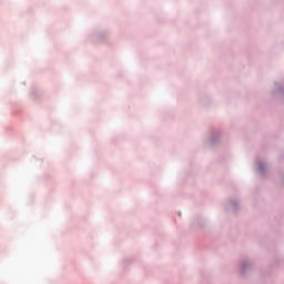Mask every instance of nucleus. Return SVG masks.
Here are the masks:
<instances>
[{"label":"nucleus","instance_id":"1","mask_svg":"<svg viewBox=\"0 0 284 284\" xmlns=\"http://www.w3.org/2000/svg\"><path fill=\"white\" fill-rule=\"evenodd\" d=\"M252 270H254V264L252 263V261H250V260L240 261V263L237 265L239 276H241L243 278V277L247 276V274H250V272H252Z\"/></svg>","mask_w":284,"mask_h":284},{"label":"nucleus","instance_id":"6","mask_svg":"<svg viewBox=\"0 0 284 284\" xmlns=\"http://www.w3.org/2000/svg\"><path fill=\"white\" fill-rule=\"evenodd\" d=\"M197 225H201V224L199 223V221H197Z\"/></svg>","mask_w":284,"mask_h":284},{"label":"nucleus","instance_id":"5","mask_svg":"<svg viewBox=\"0 0 284 284\" xmlns=\"http://www.w3.org/2000/svg\"><path fill=\"white\" fill-rule=\"evenodd\" d=\"M219 139H221V136H219V134L211 135V143H216L219 141Z\"/></svg>","mask_w":284,"mask_h":284},{"label":"nucleus","instance_id":"2","mask_svg":"<svg viewBox=\"0 0 284 284\" xmlns=\"http://www.w3.org/2000/svg\"><path fill=\"white\" fill-rule=\"evenodd\" d=\"M241 207V202L237 200H231L229 202V209L231 212H239V209Z\"/></svg>","mask_w":284,"mask_h":284},{"label":"nucleus","instance_id":"3","mask_svg":"<svg viewBox=\"0 0 284 284\" xmlns=\"http://www.w3.org/2000/svg\"><path fill=\"white\" fill-rule=\"evenodd\" d=\"M267 170V164L265 162H258L257 172L263 174Z\"/></svg>","mask_w":284,"mask_h":284},{"label":"nucleus","instance_id":"4","mask_svg":"<svg viewBox=\"0 0 284 284\" xmlns=\"http://www.w3.org/2000/svg\"><path fill=\"white\" fill-rule=\"evenodd\" d=\"M275 92H277V94H280V97L284 99V87H280L275 89Z\"/></svg>","mask_w":284,"mask_h":284}]
</instances>
